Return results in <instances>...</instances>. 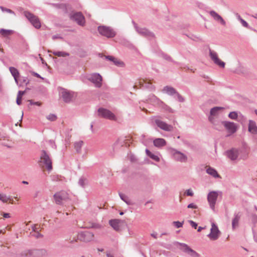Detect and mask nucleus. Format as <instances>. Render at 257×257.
Returning a JSON list of instances; mask_svg holds the SVG:
<instances>
[{"mask_svg":"<svg viewBox=\"0 0 257 257\" xmlns=\"http://www.w3.org/2000/svg\"><path fill=\"white\" fill-rule=\"evenodd\" d=\"M21 99H22V98H21L20 97H19V96L17 97L16 102L18 105H20L21 104Z\"/></svg>","mask_w":257,"mask_h":257,"instance_id":"nucleus-57","label":"nucleus"},{"mask_svg":"<svg viewBox=\"0 0 257 257\" xmlns=\"http://www.w3.org/2000/svg\"><path fill=\"white\" fill-rule=\"evenodd\" d=\"M94 234L88 231H81L78 233V239L84 242H89L93 240Z\"/></svg>","mask_w":257,"mask_h":257,"instance_id":"nucleus-7","label":"nucleus"},{"mask_svg":"<svg viewBox=\"0 0 257 257\" xmlns=\"http://www.w3.org/2000/svg\"><path fill=\"white\" fill-rule=\"evenodd\" d=\"M146 153L148 156H149L150 158H151L152 160L156 161V162H159L160 159L159 156L157 155L152 153L148 149H146L145 150Z\"/></svg>","mask_w":257,"mask_h":257,"instance_id":"nucleus-32","label":"nucleus"},{"mask_svg":"<svg viewBox=\"0 0 257 257\" xmlns=\"http://www.w3.org/2000/svg\"><path fill=\"white\" fill-rule=\"evenodd\" d=\"M0 200L4 203L10 201L11 203H13V200L12 197L10 196H7L5 194L0 193Z\"/></svg>","mask_w":257,"mask_h":257,"instance_id":"nucleus-31","label":"nucleus"},{"mask_svg":"<svg viewBox=\"0 0 257 257\" xmlns=\"http://www.w3.org/2000/svg\"><path fill=\"white\" fill-rule=\"evenodd\" d=\"M83 145L82 141H79L74 143V148L77 153H80L81 152V148Z\"/></svg>","mask_w":257,"mask_h":257,"instance_id":"nucleus-34","label":"nucleus"},{"mask_svg":"<svg viewBox=\"0 0 257 257\" xmlns=\"http://www.w3.org/2000/svg\"><path fill=\"white\" fill-rule=\"evenodd\" d=\"M248 131L253 135H257V125L254 121L249 120L248 125Z\"/></svg>","mask_w":257,"mask_h":257,"instance_id":"nucleus-24","label":"nucleus"},{"mask_svg":"<svg viewBox=\"0 0 257 257\" xmlns=\"http://www.w3.org/2000/svg\"><path fill=\"white\" fill-rule=\"evenodd\" d=\"M223 109V107L216 106L212 108L210 111V115L208 117L209 121L212 124H215L214 117L218 115L219 112Z\"/></svg>","mask_w":257,"mask_h":257,"instance_id":"nucleus-16","label":"nucleus"},{"mask_svg":"<svg viewBox=\"0 0 257 257\" xmlns=\"http://www.w3.org/2000/svg\"><path fill=\"white\" fill-rule=\"evenodd\" d=\"M209 56L213 62L220 66V67L224 68L225 66V63L221 61L218 57L217 54L216 52L209 49Z\"/></svg>","mask_w":257,"mask_h":257,"instance_id":"nucleus-15","label":"nucleus"},{"mask_svg":"<svg viewBox=\"0 0 257 257\" xmlns=\"http://www.w3.org/2000/svg\"><path fill=\"white\" fill-rule=\"evenodd\" d=\"M131 159V161L132 162H135L136 160V157L135 156H131V159Z\"/></svg>","mask_w":257,"mask_h":257,"instance_id":"nucleus-62","label":"nucleus"},{"mask_svg":"<svg viewBox=\"0 0 257 257\" xmlns=\"http://www.w3.org/2000/svg\"><path fill=\"white\" fill-rule=\"evenodd\" d=\"M139 84L141 85V87L148 89L150 91H153L155 90V87L154 85H153L151 83L147 82L144 80H143V81H140Z\"/></svg>","mask_w":257,"mask_h":257,"instance_id":"nucleus-25","label":"nucleus"},{"mask_svg":"<svg viewBox=\"0 0 257 257\" xmlns=\"http://www.w3.org/2000/svg\"><path fill=\"white\" fill-rule=\"evenodd\" d=\"M236 16L237 20L239 21L242 26H243L245 28H248L250 30H252V28L248 25V23L245 20L241 18L240 16L237 13L236 14Z\"/></svg>","mask_w":257,"mask_h":257,"instance_id":"nucleus-33","label":"nucleus"},{"mask_svg":"<svg viewBox=\"0 0 257 257\" xmlns=\"http://www.w3.org/2000/svg\"><path fill=\"white\" fill-rule=\"evenodd\" d=\"M34 257H46L48 251L45 249H34Z\"/></svg>","mask_w":257,"mask_h":257,"instance_id":"nucleus-22","label":"nucleus"},{"mask_svg":"<svg viewBox=\"0 0 257 257\" xmlns=\"http://www.w3.org/2000/svg\"><path fill=\"white\" fill-rule=\"evenodd\" d=\"M239 118H240V119L238 120V121H245L246 120V118L240 113H239L238 115Z\"/></svg>","mask_w":257,"mask_h":257,"instance_id":"nucleus-54","label":"nucleus"},{"mask_svg":"<svg viewBox=\"0 0 257 257\" xmlns=\"http://www.w3.org/2000/svg\"><path fill=\"white\" fill-rule=\"evenodd\" d=\"M87 183V180L86 178H84V177H81L79 180V181H78V184L79 185L82 187H84V186H85V185Z\"/></svg>","mask_w":257,"mask_h":257,"instance_id":"nucleus-41","label":"nucleus"},{"mask_svg":"<svg viewBox=\"0 0 257 257\" xmlns=\"http://www.w3.org/2000/svg\"><path fill=\"white\" fill-rule=\"evenodd\" d=\"M53 40H55L56 39H62V37L59 35H56L52 36Z\"/></svg>","mask_w":257,"mask_h":257,"instance_id":"nucleus-58","label":"nucleus"},{"mask_svg":"<svg viewBox=\"0 0 257 257\" xmlns=\"http://www.w3.org/2000/svg\"><path fill=\"white\" fill-rule=\"evenodd\" d=\"M13 32V31L9 30H5L4 29H2L0 30V33L4 37H7L10 35H11Z\"/></svg>","mask_w":257,"mask_h":257,"instance_id":"nucleus-38","label":"nucleus"},{"mask_svg":"<svg viewBox=\"0 0 257 257\" xmlns=\"http://www.w3.org/2000/svg\"><path fill=\"white\" fill-rule=\"evenodd\" d=\"M222 196V192L219 191H210L207 195V201L208 202L210 208L213 211H215V204L218 196Z\"/></svg>","mask_w":257,"mask_h":257,"instance_id":"nucleus-3","label":"nucleus"},{"mask_svg":"<svg viewBox=\"0 0 257 257\" xmlns=\"http://www.w3.org/2000/svg\"><path fill=\"white\" fill-rule=\"evenodd\" d=\"M148 99L152 102H155L157 103H163L157 96L154 94H151L149 96Z\"/></svg>","mask_w":257,"mask_h":257,"instance_id":"nucleus-37","label":"nucleus"},{"mask_svg":"<svg viewBox=\"0 0 257 257\" xmlns=\"http://www.w3.org/2000/svg\"><path fill=\"white\" fill-rule=\"evenodd\" d=\"M189 222L190 224L191 225V226L193 228H194L195 229H196L197 228V224L196 222H194L192 220H189Z\"/></svg>","mask_w":257,"mask_h":257,"instance_id":"nucleus-50","label":"nucleus"},{"mask_svg":"<svg viewBox=\"0 0 257 257\" xmlns=\"http://www.w3.org/2000/svg\"><path fill=\"white\" fill-rule=\"evenodd\" d=\"M167 150L174 161L180 163H186L187 162L188 157L184 153L172 147L168 148Z\"/></svg>","mask_w":257,"mask_h":257,"instance_id":"nucleus-2","label":"nucleus"},{"mask_svg":"<svg viewBox=\"0 0 257 257\" xmlns=\"http://www.w3.org/2000/svg\"><path fill=\"white\" fill-rule=\"evenodd\" d=\"M181 246L180 249L191 257H199V255L195 250L191 249L187 244L184 243L178 242Z\"/></svg>","mask_w":257,"mask_h":257,"instance_id":"nucleus-13","label":"nucleus"},{"mask_svg":"<svg viewBox=\"0 0 257 257\" xmlns=\"http://www.w3.org/2000/svg\"><path fill=\"white\" fill-rule=\"evenodd\" d=\"M241 217V213L240 212H235L233 214V218L232 220V228L234 230L238 227L239 221Z\"/></svg>","mask_w":257,"mask_h":257,"instance_id":"nucleus-21","label":"nucleus"},{"mask_svg":"<svg viewBox=\"0 0 257 257\" xmlns=\"http://www.w3.org/2000/svg\"><path fill=\"white\" fill-rule=\"evenodd\" d=\"M206 173L214 178L220 177L216 170L212 167H209L206 169Z\"/></svg>","mask_w":257,"mask_h":257,"instance_id":"nucleus-30","label":"nucleus"},{"mask_svg":"<svg viewBox=\"0 0 257 257\" xmlns=\"http://www.w3.org/2000/svg\"><path fill=\"white\" fill-rule=\"evenodd\" d=\"M175 95H176L178 100L180 102H183V101H184V98L177 91V93H176Z\"/></svg>","mask_w":257,"mask_h":257,"instance_id":"nucleus-48","label":"nucleus"},{"mask_svg":"<svg viewBox=\"0 0 257 257\" xmlns=\"http://www.w3.org/2000/svg\"><path fill=\"white\" fill-rule=\"evenodd\" d=\"M53 197L55 202L58 205H62L64 201L70 200L69 194L65 191L57 192L54 195Z\"/></svg>","mask_w":257,"mask_h":257,"instance_id":"nucleus-5","label":"nucleus"},{"mask_svg":"<svg viewBox=\"0 0 257 257\" xmlns=\"http://www.w3.org/2000/svg\"><path fill=\"white\" fill-rule=\"evenodd\" d=\"M134 26L136 31L141 36L151 39L155 38L154 34L145 28L139 27L137 25L134 23Z\"/></svg>","mask_w":257,"mask_h":257,"instance_id":"nucleus-11","label":"nucleus"},{"mask_svg":"<svg viewBox=\"0 0 257 257\" xmlns=\"http://www.w3.org/2000/svg\"><path fill=\"white\" fill-rule=\"evenodd\" d=\"M98 115L100 117L112 120H115L116 119V116L112 112L103 108H100L98 109Z\"/></svg>","mask_w":257,"mask_h":257,"instance_id":"nucleus-10","label":"nucleus"},{"mask_svg":"<svg viewBox=\"0 0 257 257\" xmlns=\"http://www.w3.org/2000/svg\"><path fill=\"white\" fill-rule=\"evenodd\" d=\"M0 9L2 10V11L3 12H6V13H9V14H13L14 15H15V14L14 12L12 10L9 9L5 8V7H2V6H0Z\"/></svg>","mask_w":257,"mask_h":257,"instance_id":"nucleus-42","label":"nucleus"},{"mask_svg":"<svg viewBox=\"0 0 257 257\" xmlns=\"http://www.w3.org/2000/svg\"><path fill=\"white\" fill-rule=\"evenodd\" d=\"M151 236L155 238H157V233L156 232H153L151 234Z\"/></svg>","mask_w":257,"mask_h":257,"instance_id":"nucleus-61","label":"nucleus"},{"mask_svg":"<svg viewBox=\"0 0 257 257\" xmlns=\"http://www.w3.org/2000/svg\"><path fill=\"white\" fill-rule=\"evenodd\" d=\"M25 93V91H19L17 96H19L21 98L22 97V96Z\"/></svg>","mask_w":257,"mask_h":257,"instance_id":"nucleus-56","label":"nucleus"},{"mask_svg":"<svg viewBox=\"0 0 257 257\" xmlns=\"http://www.w3.org/2000/svg\"><path fill=\"white\" fill-rule=\"evenodd\" d=\"M220 231L217 225L214 223H212L210 233L207 235V236L211 240H216L219 235Z\"/></svg>","mask_w":257,"mask_h":257,"instance_id":"nucleus-14","label":"nucleus"},{"mask_svg":"<svg viewBox=\"0 0 257 257\" xmlns=\"http://www.w3.org/2000/svg\"><path fill=\"white\" fill-rule=\"evenodd\" d=\"M154 145L157 148H161L166 146V142L164 139L157 138L153 141Z\"/></svg>","mask_w":257,"mask_h":257,"instance_id":"nucleus-28","label":"nucleus"},{"mask_svg":"<svg viewBox=\"0 0 257 257\" xmlns=\"http://www.w3.org/2000/svg\"><path fill=\"white\" fill-rule=\"evenodd\" d=\"M119 196L121 200H122L125 203H126L127 205H132L133 202L132 200L124 194L119 193Z\"/></svg>","mask_w":257,"mask_h":257,"instance_id":"nucleus-35","label":"nucleus"},{"mask_svg":"<svg viewBox=\"0 0 257 257\" xmlns=\"http://www.w3.org/2000/svg\"><path fill=\"white\" fill-rule=\"evenodd\" d=\"M3 216L5 218H10V215L9 213H4L3 214Z\"/></svg>","mask_w":257,"mask_h":257,"instance_id":"nucleus-60","label":"nucleus"},{"mask_svg":"<svg viewBox=\"0 0 257 257\" xmlns=\"http://www.w3.org/2000/svg\"><path fill=\"white\" fill-rule=\"evenodd\" d=\"M29 101L30 102V104L31 105H36L38 106H40L41 104V102H38V101L34 102H33V101L32 100H29Z\"/></svg>","mask_w":257,"mask_h":257,"instance_id":"nucleus-55","label":"nucleus"},{"mask_svg":"<svg viewBox=\"0 0 257 257\" xmlns=\"http://www.w3.org/2000/svg\"><path fill=\"white\" fill-rule=\"evenodd\" d=\"M77 240H78V237H77L76 239H72V240H70V242L71 243H74V242H77Z\"/></svg>","mask_w":257,"mask_h":257,"instance_id":"nucleus-63","label":"nucleus"},{"mask_svg":"<svg viewBox=\"0 0 257 257\" xmlns=\"http://www.w3.org/2000/svg\"><path fill=\"white\" fill-rule=\"evenodd\" d=\"M52 160L49 154L45 150L41 152L39 164L42 168H45L48 171H50L52 169Z\"/></svg>","mask_w":257,"mask_h":257,"instance_id":"nucleus-1","label":"nucleus"},{"mask_svg":"<svg viewBox=\"0 0 257 257\" xmlns=\"http://www.w3.org/2000/svg\"><path fill=\"white\" fill-rule=\"evenodd\" d=\"M24 15L35 28L39 29L41 27V23L38 17L28 11L24 12Z\"/></svg>","mask_w":257,"mask_h":257,"instance_id":"nucleus-9","label":"nucleus"},{"mask_svg":"<svg viewBox=\"0 0 257 257\" xmlns=\"http://www.w3.org/2000/svg\"><path fill=\"white\" fill-rule=\"evenodd\" d=\"M227 157L232 161H234L237 159L239 154V150L237 149L232 148L225 152Z\"/></svg>","mask_w":257,"mask_h":257,"instance_id":"nucleus-18","label":"nucleus"},{"mask_svg":"<svg viewBox=\"0 0 257 257\" xmlns=\"http://www.w3.org/2000/svg\"><path fill=\"white\" fill-rule=\"evenodd\" d=\"M113 64L118 67H123L124 66V63L118 60V59L114 58V59L113 60Z\"/></svg>","mask_w":257,"mask_h":257,"instance_id":"nucleus-39","label":"nucleus"},{"mask_svg":"<svg viewBox=\"0 0 257 257\" xmlns=\"http://www.w3.org/2000/svg\"><path fill=\"white\" fill-rule=\"evenodd\" d=\"M47 118L51 121H54L56 119L57 116L54 114H50L47 116Z\"/></svg>","mask_w":257,"mask_h":257,"instance_id":"nucleus-45","label":"nucleus"},{"mask_svg":"<svg viewBox=\"0 0 257 257\" xmlns=\"http://www.w3.org/2000/svg\"><path fill=\"white\" fill-rule=\"evenodd\" d=\"M185 194H186V195L189 196H193L194 195L193 192L191 189H187L186 191Z\"/></svg>","mask_w":257,"mask_h":257,"instance_id":"nucleus-49","label":"nucleus"},{"mask_svg":"<svg viewBox=\"0 0 257 257\" xmlns=\"http://www.w3.org/2000/svg\"><path fill=\"white\" fill-rule=\"evenodd\" d=\"M155 122L159 128L164 131L171 132L173 130V127L172 125L168 124L165 122L163 121L160 119H156Z\"/></svg>","mask_w":257,"mask_h":257,"instance_id":"nucleus-17","label":"nucleus"},{"mask_svg":"<svg viewBox=\"0 0 257 257\" xmlns=\"http://www.w3.org/2000/svg\"><path fill=\"white\" fill-rule=\"evenodd\" d=\"M35 232V233L33 235H34L36 238H38L43 237V235L40 233L38 231H37L36 232Z\"/></svg>","mask_w":257,"mask_h":257,"instance_id":"nucleus-53","label":"nucleus"},{"mask_svg":"<svg viewBox=\"0 0 257 257\" xmlns=\"http://www.w3.org/2000/svg\"><path fill=\"white\" fill-rule=\"evenodd\" d=\"M23 82L26 83V85H27L29 83V81L27 80V79L26 78L24 79Z\"/></svg>","mask_w":257,"mask_h":257,"instance_id":"nucleus-64","label":"nucleus"},{"mask_svg":"<svg viewBox=\"0 0 257 257\" xmlns=\"http://www.w3.org/2000/svg\"><path fill=\"white\" fill-rule=\"evenodd\" d=\"M163 105H164V109H165L166 110L168 111L169 112H174V110L173 109H172L170 106L165 104L164 103H162Z\"/></svg>","mask_w":257,"mask_h":257,"instance_id":"nucleus-47","label":"nucleus"},{"mask_svg":"<svg viewBox=\"0 0 257 257\" xmlns=\"http://www.w3.org/2000/svg\"><path fill=\"white\" fill-rule=\"evenodd\" d=\"M60 97L63 99L65 102H70L73 97V93L70 92L64 88H60L59 90Z\"/></svg>","mask_w":257,"mask_h":257,"instance_id":"nucleus-12","label":"nucleus"},{"mask_svg":"<svg viewBox=\"0 0 257 257\" xmlns=\"http://www.w3.org/2000/svg\"><path fill=\"white\" fill-rule=\"evenodd\" d=\"M70 18L78 25L84 26L85 24V18L81 12H72L70 14Z\"/></svg>","mask_w":257,"mask_h":257,"instance_id":"nucleus-8","label":"nucleus"},{"mask_svg":"<svg viewBox=\"0 0 257 257\" xmlns=\"http://www.w3.org/2000/svg\"><path fill=\"white\" fill-rule=\"evenodd\" d=\"M104 57L107 60L113 62L114 57L112 56H104Z\"/></svg>","mask_w":257,"mask_h":257,"instance_id":"nucleus-51","label":"nucleus"},{"mask_svg":"<svg viewBox=\"0 0 257 257\" xmlns=\"http://www.w3.org/2000/svg\"><path fill=\"white\" fill-rule=\"evenodd\" d=\"M162 92L171 96L174 95L177 93L176 90L174 88L169 86H165L162 89Z\"/></svg>","mask_w":257,"mask_h":257,"instance_id":"nucleus-26","label":"nucleus"},{"mask_svg":"<svg viewBox=\"0 0 257 257\" xmlns=\"http://www.w3.org/2000/svg\"><path fill=\"white\" fill-rule=\"evenodd\" d=\"M34 249L25 250L20 254V257H34Z\"/></svg>","mask_w":257,"mask_h":257,"instance_id":"nucleus-29","label":"nucleus"},{"mask_svg":"<svg viewBox=\"0 0 257 257\" xmlns=\"http://www.w3.org/2000/svg\"><path fill=\"white\" fill-rule=\"evenodd\" d=\"M49 52L52 53L53 54H54V55L57 56L58 57H65L69 56V53L65 52H63V51H49Z\"/></svg>","mask_w":257,"mask_h":257,"instance_id":"nucleus-36","label":"nucleus"},{"mask_svg":"<svg viewBox=\"0 0 257 257\" xmlns=\"http://www.w3.org/2000/svg\"><path fill=\"white\" fill-rule=\"evenodd\" d=\"M9 70L12 74V75L14 77L15 81L16 83L18 84V78L20 76V73L17 69L14 67H10Z\"/></svg>","mask_w":257,"mask_h":257,"instance_id":"nucleus-27","label":"nucleus"},{"mask_svg":"<svg viewBox=\"0 0 257 257\" xmlns=\"http://www.w3.org/2000/svg\"><path fill=\"white\" fill-rule=\"evenodd\" d=\"M121 221L119 219H112L110 220L109 223L110 225L117 231L120 230V223Z\"/></svg>","mask_w":257,"mask_h":257,"instance_id":"nucleus-23","label":"nucleus"},{"mask_svg":"<svg viewBox=\"0 0 257 257\" xmlns=\"http://www.w3.org/2000/svg\"><path fill=\"white\" fill-rule=\"evenodd\" d=\"M187 207L188 208H192V209H197L198 208L197 206L194 203L189 204L188 205Z\"/></svg>","mask_w":257,"mask_h":257,"instance_id":"nucleus-52","label":"nucleus"},{"mask_svg":"<svg viewBox=\"0 0 257 257\" xmlns=\"http://www.w3.org/2000/svg\"><path fill=\"white\" fill-rule=\"evenodd\" d=\"M251 220L252 223L255 225L257 224V215L252 214L251 215Z\"/></svg>","mask_w":257,"mask_h":257,"instance_id":"nucleus-44","label":"nucleus"},{"mask_svg":"<svg viewBox=\"0 0 257 257\" xmlns=\"http://www.w3.org/2000/svg\"><path fill=\"white\" fill-rule=\"evenodd\" d=\"M32 74H33L34 76H36V77H38V78H42V79H43V77H41V76H40L38 73H36V72H32Z\"/></svg>","mask_w":257,"mask_h":257,"instance_id":"nucleus-59","label":"nucleus"},{"mask_svg":"<svg viewBox=\"0 0 257 257\" xmlns=\"http://www.w3.org/2000/svg\"><path fill=\"white\" fill-rule=\"evenodd\" d=\"M225 127L228 131L231 134L234 133L237 130V127L236 124L234 122H231L228 121H223Z\"/></svg>","mask_w":257,"mask_h":257,"instance_id":"nucleus-20","label":"nucleus"},{"mask_svg":"<svg viewBox=\"0 0 257 257\" xmlns=\"http://www.w3.org/2000/svg\"><path fill=\"white\" fill-rule=\"evenodd\" d=\"M173 224L176 226V228L181 227L183 224V221L181 222L180 221H174L173 222Z\"/></svg>","mask_w":257,"mask_h":257,"instance_id":"nucleus-46","label":"nucleus"},{"mask_svg":"<svg viewBox=\"0 0 257 257\" xmlns=\"http://www.w3.org/2000/svg\"><path fill=\"white\" fill-rule=\"evenodd\" d=\"M210 16L216 22L219 23L223 26L226 25V22L223 19L214 11H210L209 12Z\"/></svg>","mask_w":257,"mask_h":257,"instance_id":"nucleus-19","label":"nucleus"},{"mask_svg":"<svg viewBox=\"0 0 257 257\" xmlns=\"http://www.w3.org/2000/svg\"><path fill=\"white\" fill-rule=\"evenodd\" d=\"M162 57H163L164 59H165V60H167V61H171V62H173L174 64H178V62H176V61H173V60L172 59V58H171V57L170 56H169V55H168L166 54H162Z\"/></svg>","mask_w":257,"mask_h":257,"instance_id":"nucleus-40","label":"nucleus"},{"mask_svg":"<svg viewBox=\"0 0 257 257\" xmlns=\"http://www.w3.org/2000/svg\"><path fill=\"white\" fill-rule=\"evenodd\" d=\"M87 79L93 83L97 88H100L102 86V78L99 73L91 74L87 76Z\"/></svg>","mask_w":257,"mask_h":257,"instance_id":"nucleus-6","label":"nucleus"},{"mask_svg":"<svg viewBox=\"0 0 257 257\" xmlns=\"http://www.w3.org/2000/svg\"><path fill=\"white\" fill-rule=\"evenodd\" d=\"M97 30L101 36L108 38H113L116 35L115 31L109 26H99L97 28Z\"/></svg>","mask_w":257,"mask_h":257,"instance_id":"nucleus-4","label":"nucleus"},{"mask_svg":"<svg viewBox=\"0 0 257 257\" xmlns=\"http://www.w3.org/2000/svg\"><path fill=\"white\" fill-rule=\"evenodd\" d=\"M228 116L232 119H236L238 117L237 113L235 111H232L229 113Z\"/></svg>","mask_w":257,"mask_h":257,"instance_id":"nucleus-43","label":"nucleus"}]
</instances>
